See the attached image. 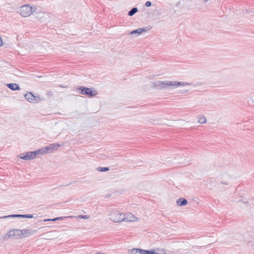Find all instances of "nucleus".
Here are the masks:
<instances>
[{"label":"nucleus","mask_w":254,"mask_h":254,"mask_svg":"<svg viewBox=\"0 0 254 254\" xmlns=\"http://www.w3.org/2000/svg\"><path fill=\"white\" fill-rule=\"evenodd\" d=\"M190 85V83L187 82L177 81H161L157 80L151 83V86L155 89H164L170 87H178L179 86H186Z\"/></svg>","instance_id":"obj_1"},{"label":"nucleus","mask_w":254,"mask_h":254,"mask_svg":"<svg viewBox=\"0 0 254 254\" xmlns=\"http://www.w3.org/2000/svg\"><path fill=\"white\" fill-rule=\"evenodd\" d=\"M36 11V6L30 4L23 5L17 9V12L21 17L24 18L30 16Z\"/></svg>","instance_id":"obj_2"},{"label":"nucleus","mask_w":254,"mask_h":254,"mask_svg":"<svg viewBox=\"0 0 254 254\" xmlns=\"http://www.w3.org/2000/svg\"><path fill=\"white\" fill-rule=\"evenodd\" d=\"M76 92L81 95H86L89 97H93L98 95V91L93 88L80 87L76 88Z\"/></svg>","instance_id":"obj_3"},{"label":"nucleus","mask_w":254,"mask_h":254,"mask_svg":"<svg viewBox=\"0 0 254 254\" xmlns=\"http://www.w3.org/2000/svg\"><path fill=\"white\" fill-rule=\"evenodd\" d=\"M125 214L116 210L110 215V219L115 222H120L125 220Z\"/></svg>","instance_id":"obj_4"},{"label":"nucleus","mask_w":254,"mask_h":254,"mask_svg":"<svg viewBox=\"0 0 254 254\" xmlns=\"http://www.w3.org/2000/svg\"><path fill=\"white\" fill-rule=\"evenodd\" d=\"M24 97L27 101L32 103H37L43 100L41 96L39 95H34L31 92L25 94Z\"/></svg>","instance_id":"obj_5"},{"label":"nucleus","mask_w":254,"mask_h":254,"mask_svg":"<svg viewBox=\"0 0 254 254\" xmlns=\"http://www.w3.org/2000/svg\"><path fill=\"white\" fill-rule=\"evenodd\" d=\"M5 239H19L21 238V230L14 229L8 231L5 236Z\"/></svg>","instance_id":"obj_6"},{"label":"nucleus","mask_w":254,"mask_h":254,"mask_svg":"<svg viewBox=\"0 0 254 254\" xmlns=\"http://www.w3.org/2000/svg\"><path fill=\"white\" fill-rule=\"evenodd\" d=\"M35 17L40 20H45L48 17V14L43 10L37 9L34 12Z\"/></svg>","instance_id":"obj_7"},{"label":"nucleus","mask_w":254,"mask_h":254,"mask_svg":"<svg viewBox=\"0 0 254 254\" xmlns=\"http://www.w3.org/2000/svg\"><path fill=\"white\" fill-rule=\"evenodd\" d=\"M36 155L34 151L28 152L26 153H23L19 158L25 160H31L35 158Z\"/></svg>","instance_id":"obj_8"},{"label":"nucleus","mask_w":254,"mask_h":254,"mask_svg":"<svg viewBox=\"0 0 254 254\" xmlns=\"http://www.w3.org/2000/svg\"><path fill=\"white\" fill-rule=\"evenodd\" d=\"M37 232L36 230L32 229H22L21 230V238L28 237L32 235Z\"/></svg>","instance_id":"obj_9"},{"label":"nucleus","mask_w":254,"mask_h":254,"mask_svg":"<svg viewBox=\"0 0 254 254\" xmlns=\"http://www.w3.org/2000/svg\"><path fill=\"white\" fill-rule=\"evenodd\" d=\"M152 252H149V250H144L139 249H134L132 250V253L133 254H151Z\"/></svg>","instance_id":"obj_10"},{"label":"nucleus","mask_w":254,"mask_h":254,"mask_svg":"<svg viewBox=\"0 0 254 254\" xmlns=\"http://www.w3.org/2000/svg\"><path fill=\"white\" fill-rule=\"evenodd\" d=\"M137 218L132 214L128 213L127 215L125 214V219L124 221L133 222L136 221Z\"/></svg>","instance_id":"obj_11"},{"label":"nucleus","mask_w":254,"mask_h":254,"mask_svg":"<svg viewBox=\"0 0 254 254\" xmlns=\"http://www.w3.org/2000/svg\"><path fill=\"white\" fill-rule=\"evenodd\" d=\"M146 30L145 28H138L136 30L132 31L130 34L134 35L136 34V37L140 35L143 32H145Z\"/></svg>","instance_id":"obj_12"},{"label":"nucleus","mask_w":254,"mask_h":254,"mask_svg":"<svg viewBox=\"0 0 254 254\" xmlns=\"http://www.w3.org/2000/svg\"><path fill=\"white\" fill-rule=\"evenodd\" d=\"M7 86L10 89L13 91H19L20 90V88L19 85L16 83H9L7 84Z\"/></svg>","instance_id":"obj_13"},{"label":"nucleus","mask_w":254,"mask_h":254,"mask_svg":"<svg viewBox=\"0 0 254 254\" xmlns=\"http://www.w3.org/2000/svg\"><path fill=\"white\" fill-rule=\"evenodd\" d=\"M176 203L179 206H184L188 203V201L185 198H180L177 200Z\"/></svg>","instance_id":"obj_14"},{"label":"nucleus","mask_w":254,"mask_h":254,"mask_svg":"<svg viewBox=\"0 0 254 254\" xmlns=\"http://www.w3.org/2000/svg\"><path fill=\"white\" fill-rule=\"evenodd\" d=\"M49 146L53 152V151L58 150L60 147L61 145L58 143H54L50 144Z\"/></svg>","instance_id":"obj_15"},{"label":"nucleus","mask_w":254,"mask_h":254,"mask_svg":"<svg viewBox=\"0 0 254 254\" xmlns=\"http://www.w3.org/2000/svg\"><path fill=\"white\" fill-rule=\"evenodd\" d=\"M36 156L38 155H43L45 154V151L44 148H41L36 151H34Z\"/></svg>","instance_id":"obj_16"},{"label":"nucleus","mask_w":254,"mask_h":254,"mask_svg":"<svg viewBox=\"0 0 254 254\" xmlns=\"http://www.w3.org/2000/svg\"><path fill=\"white\" fill-rule=\"evenodd\" d=\"M16 217L19 218H32L33 217V215L32 214H16Z\"/></svg>","instance_id":"obj_17"},{"label":"nucleus","mask_w":254,"mask_h":254,"mask_svg":"<svg viewBox=\"0 0 254 254\" xmlns=\"http://www.w3.org/2000/svg\"><path fill=\"white\" fill-rule=\"evenodd\" d=\"M155 250L156 254H165L166 250L162 248H158Z\"/></svg>","instance_id":"obj_18"},{"label":"nucleus","mask_w":254,"mask_h":254,"mask_svg":"<svg viewBox=\"0 0 254 254\" xmlns=\"http://www.w3.org/2000/svg\"><path fill=\"white\" fill-rule=\"evenodd\" d=\"M137 8L136 7L133 8L131 10H130L128 13V15L129 16H132L137 11Z\"/></svg>","instance_id":"obj_19"},{"label":"nucleus","mask_w":254,"mask_h":254,"mask_svg":"<svg viewBox=\"0 0 254 254\" xmlns=\"http://www.w3.org/2000/svg\"><path fill=\"white\" fill-rule=\"evenodd\" d=\"M8 218H17L16 214H12L0 217V219H6Z\"/></svg>","instance_id":"obj_20"},{"label":"nucleus","mask_w":254,"mask_h":254,"mask_svg":"<svg viewBox=\"0 0 254 254\" xmlns=\"http://www.w3.org/2000/svg\"><path fill=\"white\" fill-rule=\"evenodd\" d=\"M206 122V119L205 117H200L198 119V122L200 124H204Z\"/></svg>","instance_id":"obj_21"},{"label":"nucleus","mask_w":254,"mask_h":254,"mask_svg":"<svg viewBox=\"0 0 254 254\" xmlns=\"http://www.w3.org/2000/svg\"><path fill=\"white\" fill-rule=\"evenodd\" d=\"M97 170L100 172H106L109 170V168L108 167H99Z\"/></svg>","instance_id":"obj_22"},{"label":"nucleus","mask_w":254,"mask_h":254,"mask_svg":"<svg viewBox=\"0 0 254 254\" xmlns=\"http://www.w3.org/2000/svg\"><path fill=\"white\" fill-rule=\"evenodd\" d=\"M44 148L45 149V153L46 154L47 153H51V152H52V151L51 149V147H50L49 145L47 146L46 147H44Z\"/></svg>","instance_id":"obj_23"},{"label":"nucleus","mask_w":254,"mask_h":254,"mask_svg":"<svg viewBox=\"0 0 254 254\" xmlns=\"http://www.w3.org/2000/svg\"><path fill=\"white\" fill-rule=\"evenodd\" d=\"M78 218H79V219H89L90 218V216H88V215H78L77 216Z\"/></svg>","instance_id":"obj_24"},{"label":"nucleus","mask_w":254,"mask_h":254,"mask_svg":"<svg viewBox=\"0 0 254 254\" xmlns=\"http://www.w3.org/2000/svg\"><path fill=\"white\" fill-rule=\"evenodd\" d=\"M145 5L146 7H149L151 5V2L150 1H147L145 3Z\"/></svg>","instance_id":"obj_25"},{"label":"nucleus","mask_w":254,"mask_h":254,"mask_svg":"<svg viewBox=\"0 0 254 254\" xmlns=\"http://www.w3.org/2000/svg\"><path fill=\"white\" fill-rule=\"evenodd\" d=\"M3 45V41L1 36H0V47Z\"/></svg>","instance_id":"obj_26"},{"label":"nucleus","mask_w":254,"mask_h":254,"mask_svg":"<svg viewBox=\"0 0 254 254\" xmlns=\"http://www.w3.org/2000/svg\"><path fill=\"white\" fill-rule=\"evenodd\" d=\"M149 252H153L151 254L149 253L148 254H156V252H155V250H149Z\"/></svg>","instance_id":"obj_27"},{"label":"nucleus","mask_w":254,"mask_h":254,"mask_svg":"<svg viewBox=\"0 0 254 254\" xmlns=\"http://www.w3.org/2000/svg\"><path fill=\"white\" fill-rule=\"evenodd\" d=\"M56 220H58V217L55 218L54 219H52L51 221H55Z\"/></svg>","instance_id":"obj_28"},{"label":"nucleus","mask_w":254,"mask_h":254,"mask_svg":"<svg viewBox=\"0 0 254 254\" xmlns=\"http://www.w3.org/2000/svg\"><path fill=\"white\" fill-rule=\"evenodd\" d=\"M58 220H62L64 219V217H58Z\"/></svg>","instance_id":"obj_29"},{"label":"nucleus","mask_w":254,"mask_h":254,"mask_svg":"<svg viewBox=\"0 0 254 254\" xmlns=\"http://www.w3.org/2000/svg\"><path fill=\"white\" fill-rule=\"evenodd\" d=\"M52 219H45L44 220V221H51Z\"/></svg>","instance_id":"obj_30"},{"label":"nucleus","mask_w":254,"mask_h":254,"mask_svg":"<svg viewBox=\"0 0 254 254\" xmlns=\"http://www.w3.org/2000/svg\"><path fill=\"white\" fill-rule=\"evenodd\" d=\"M97 254H104L103 253L100 252V253H97Z\"/></svg>","instance_id":"obj_31"}]
</instances>
